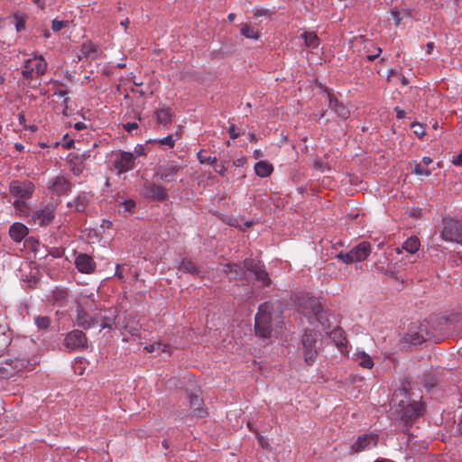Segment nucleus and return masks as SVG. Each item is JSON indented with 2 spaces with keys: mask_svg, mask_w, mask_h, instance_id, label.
Masks as SVG:
<instances>
[{
  "mask_svg": "<svg viewBox=\"0 0 462 462\" xmlns=\"http://www.w3.org/2000/svg\"><path fill=\"white\" fill-rule=\"evenodd\" d=\"M23 281L28 283L30 289L37 288L40 283V278L36 275L25 276Z\"/></svg>",
  "mask_w": 462,
  "mask_h": 462,
  "instance_id": "nucleus-52",
  "label": "nucleus"
},
{
  "mask_svg": "<svg viewBox=\"0 0 462 462\" xmlns=\"http://www.w3.org/2000/svg\"><path fill=\"white\" fill-rule=\"evenodd\" d=\"M214 171L219 174L220 176L224 177L226 173V166L225 164H215Z\"/></svg>",
  "mask_w": 462,
  "mask_h": 462,
  "instance_id": "nucleus-60",
  "label": "nucleus"
},
{
  "mask_svg": "<svg viewBox=\"0 0 462 462\" xmlns=\"http://www.w3.org/2000/svg\"><path fill=\"white\" fill-rule=\"evenodd\" d=\"M223 272L226 274H230V280L243 281L245 279V270L237 263H228L224 264Z\"/></svg>",
  "mask_w": 462,
  "mask_h": 462,
  "instance_id": "nucleus-21",
  "label": "nucleus"
},
{
  "mask_svg": "<svg viewBox=\"0 0 462 462\" xmlns=\"http://www.w3.org/2000/svg\"><path fill=\"white\" fill-rule=\"evenodd\" d=\"M411 172L415 175H424V176H430L432 171L428 169H424L420 162H415L414 166L412 167Z\"/></svg>",
  "mask_w": 462,
  "mask_h": 462,
  "instance_id": "nucleus-48",
  "label": "nucleus"
},
{
  "mask_svg": "<svg viewBox=\"0 0 462 462\" xmlns=\"http://www.w3.org/2000/svg\"><path fill=\"white\" fill-rule=\"evenodd\" d=\"M336 258L341 260L343 263H346V264H349V263H356V261L355 260L353 254H352V252L351 250L345 253V252H340L338 253L337 255H336Z\"/></svg>",
  "mask_w": 462,
  "mask_h": 462,
  "instance_id": "nucleus-49",
  "label": "nucleus"
},
{
  "mask_svg": "<svg viewBox=\"0 0 462 462\" xmlns=\"http://www.w3.org/2000/svg\"><path fill=\"white\" fill-rule=\"evenodd\" d=\"M426 410V405L423 402H405L400 401L396 412V420L402 425V432L406 435L410 434V429L417 421V420L423 416Z\"/></svg>",
  "mask_w": 462,
  "mask_h": 462,
  "instance_id": "nucleus-1",
  "label": "nucleus"
},
{
  "mask_svg": "<svg viewBox=\"0 0 462 462\" xmlns=\"http://www.w3.org/2000/svg\"><path fill=\"white\" fill-rule=\"evenodd\" d=\"M76 324L79 328L88 330L99 323L98 315L91 316L80 304L77 306L76 310Z\"/></svg>",
  "mask_w": 462,
  "mask_h": 462,
  "instance_id": "nucleus-11",
  "label": "nucleus"
},
{
  "mask_svg": "<svg viewBox=\"0 0 462 462\" xmlns=\"http://www.w3.org/2000/svg\"><path fill=\"white\" fill-rule=\"evenodd\" d=\"M162 344L161 343H153V344H151L149 346H146L144 347V349L148 352V353H152L158 349H160L162 347Z\"/></svg>",
  "mask_w": 462,
  "mask_h": 462,
  "instance_id": "nucleus-61",
  "label": "nucleus"
},
{
  "mask_svg": "<svg viewBox=\"0 0 462 462\" xmlns=\"http://www.w3.org/2000/svg\"><path fill=\"white\" fill-rule=\"evenodd\" d=\"M241 34L247 39L258 40L260 38V33L258 31H255L250 24L247 23H242L240 28Z\"/></svg>",
  "mask_w": 462,
  "mask_h": 462,
  "instance_id": "nucleus-38",
  "label": "nucleus"
},
{
  "mask_svg": "<svg viewBox=\"0 0 462 462\" xmlns=\"http://www.w3.org/2000/svg\"><path fill=\"white\" fill-rule=\"evenodd\" d=\"M177 269L181 273H189L193 276L200 275L199 268L197 266L196 263L190 258H182L181 261L179 263Z\"/></svg>",
  "mask_w": 462,
  "mask_h": 462,
  "instance_id": "nucleus-26",
  "label": "nucleus"
},
{
  "mask_svg": "<svg viewBox=\"0 0 462 462\" xmlns=\"http://www.w3.org/2000/svg\"><path fill=\"white\" fill-rule=\"evenodd\" d=\"M451 162L455 166H462V152H459L456 157H454L451 161Z\"/></svg>",
  "mask_w": 462,
  "mask_h": 462,
  "instance_id": "nucleus-64",
  "label": "nucleus"
},
{
  "mask_svg": "<svg viewBox=\"0 0 462 462\" xmlns=\"http://www.w3.org/2000/svg\"><path fill=\"white\" fill-rule=\"evenodd\" d=\"M116 203L118 208H124V212H129L130 214H133L136 208V202L132 199L117 200Z\"/></svg>",
  "mask_w": 462,
  "mask_h": 462,
  "instance_id": "nucleus-41",
  "label": "nucleus"
},
{
  "mask_svg": "<svg viewBox=\"0 0 462 462\" xmlns=\"http://www.w3.org/2000/svg\"><path fill=\"white\" fill-rule=\"evenodd\" d=\"M198 160L201 164L207 163L212 165L217 163L216 157L203 155V151L198 152Z\"/></svg>",
  "mask_w": 462,
  "mask_h": 462,
  "instance_id": "nucleus-51",
  "label": "nucleus"
},
{
  "mask_svg": "<svg viewBox=\"0 0 462 462\" xmlns=\"http://www.w3.org/2000/svg\"><path fill=\"white\" fill-rule=\"evenodd\" d=\"M182 170L176 162H169L164 165H160L154 171V178L164 182H172L176 180L177 174Z\"/></svg>",
  "mask_w": 462,
  "mask_h": 462,
  "instance_id": "nucleus-9",
  "label": "nucleus"
},
{
  "mask_svg": "<svg viewBox=\"0 0 462 462\" xmlns=\"http://www.w3.org/2000/svg\"><path fill=\"white\" fill-rule=\"evenodd\" d=\"M50 189H52V192L58 196L69 194L71 190L72 184L71 182L66 179L64 176H57Z\"/></svg>",
  "mask_w": 462,
  "mask_h": 462,
  "instance_id": "nucleus-19",
  "label": "nucleus"
},
{
  "mask_svg": "<svg viewBox=\"0 0 462 462\" xmlns=\"http://www.w3.org/2000/svg\"><path fill=\"white\" fill-rule=\"evenodd\" d=\"M50 254L52 255L54 258H60L63 254V250L60 248L53 247L50 251Z\"/></svg>",
  "mask_w": 462,
  "mask_h": 462,
  "instance_id": "nucleus-63",
  "label": "nucleus"
},
{
  "mask_svg": "<svg viewBox=\"0 0 462 462\" xmlns=\"http://www.w3.org/2000/svg\"><path fill=\"white\" fill-rule=\"evenodd\" d=\"M106 311L107 314L105 316H102L100 313L97 314L99 317L98 324H100L102 329L107 328L111 330L116 325V320L118 317V310L116 308H111Z\"/></svg>",
  "mask_w": 462,
  "mask_h": 462,
  "instance_id": "nucleus-24",
  "label": "nucleus"
},
{
  "mask_svg": "<svg viewBox=\"0 0 462 462\" xmlns=\"http://www.w3.org/2000/svg\"><path fill=\"white\" fill-rule=\"evenodd\" d=\"M227 132L229 134L230 138L233 140L238 138L241 135V132L239 131V129L236 127L235 125H230V126L227 129Z\"/></svg>",
  "mask_w": 462,
  "mask_h": 462,
  "instance_id": "nucleus-56",
  "label": "nucleus"
},
{
  "mask_svg": "<svg viewBox=\"0 0 462 462\" xmlns=\"http://www.w3.org/2000/svg\"><path fill=\"white\" fill-rule=\"evenodd\" d=\"M420 246V239L416 236L407 238L402 248L410 254H415Z\"/></svg>",
  "mask_w": 462,
  "mask_h": 462,
  "instance_id": "nucleus-32",
  "label": "nucleus"
},
{
  "mask_svg": "<svg viewBox=\"0 0 462 462\" xmlns=\"http://www.w3.org/2000/svg\"><path fill=\"white\" fill-rule=\"evenodd\" d=\"M35 62V59H27L23 61L22 67V76L23 79L28 81H31L34 78V73L32 72V65Z\"/></svg>",
  "mask_w": 462,
  "mask_h": 462,
  "instance_id": "nucleus-35",
  "label": "nucleus"
},
{
  "mask_svg": "<svg viewBox=\"0 0 462 462\" xmlns=\"http://www.w3.org/2000/svg\"><path fill=\"white\" fill-rule=\"evenodd\" d=\"M124 266H125V264H116V273H115V276L122 282H124L125 281V275L121 270Z\"/></svg>",
  "mask_w": 462,
  "mask_h": 462,
  "instance_id": "nucleus-59",
  "label": "nucleus"
},
{
  "mask_svg": "<svg viewBox=\"0 0 462 462\" xmlns=\"http://www.w3.org/2000/svg\"><path fill=\"white\" fill-rule=\"evenodd\" d=\"M30 361L24 358L0 359V378L10 379L15 374L29 369Z\"/></svg>",
  "mask_w": 462,
  "mask_h": 462,
  "instance_id": "nucleus-6",
  "label": "nucleus"
},
{
  "mask_svg": "<svg viewBox=\"0 0 462 462\" xmlns=\"http://www.w3.org/2000/svg\"><path fill=\"white\" fill-rule=\"evenodd\" d=\"M255 174L261 178L270 176L273 171V166L267 161H259L254 165Z\"/></svg>",
  "mask_w": 462,
  "mask_h": 462,
  "instance_id": "nucleus-29",
  "label": "nucleus"
},
{
  "mask_svg": "<svg viewBox=\"0 0 462 462\" xmlns=\"http://www.w3.org/2000/svg\"><path fill=\"white\" fill-rule=\"evenodd\" d=\"M156 122L165 127L171 125L173 122L175 113L171 106L157 109L155 112Z\"/></svg>",
  "mask_w": 462,
  "mask_h": 462,
  "instance_id": "nucleus-23",
  "label": "nucleus"
},
{
  "mask_svg": "<svg viewBox=\"0 0 462 462\" xmlns=\"http://www.w3.org/2000/svg\"><path fill=\"white\" fill-rule=\"evenodd\" d=\"M329 337L336 344L337 347L342 354L345 355L348 353L347 341L345 337V331L340 327H337L336 328H334L330 332Z\"/></svg>",
  "mask_w": 462,
  "mask_h": 462,
  "instance_id": "nucleus-22",
  "label": "nucleus"
},
{
  "mask_svg": "<svg viewBox=\"0 0 462 462\" xmlns=\"http://www.w3.org/2000/svg\"><path fill=\"white\" fill-rule=\"evenodd\" d=\"M293 302L300 314L307 318L314 316L317 321L323 324L324 308L319 298L310 293H298L294 296Z\"/></svg>",
  "mask_w": 462,
  "mask_h": 462,
  "instance_id": "nucleus-2",
  "label": "nucleus"
},
{
  "mask_svg": "<svg viewBox=\"0 0 462 462\" xmlns=\"http://www.w3.org/2000/svg\"><path fill=\"white\" fill-rule=\"evenodd\" d=\"M134 159L135 158L132 152H120L113 164L118 173H125L134 168Z\"/></svg>",
  "mask_w": 462,
  "mask_h": 462,
  "instance_id": "nucleus-17",
  "label": "nucleus"
},
{
  "mask_svg": "<svg viewBox=\"0 0 462 462\" xmlns=\"http://www.w3.org/2000/svg\"><path fill=\"white\" fill-rule=\"evenodd\" d=\"M79 51L83 58L90 59L92 60H97L98 58L99 48L91 41H87L83 42L80 46Z\"/></svg>",
  "mask_w": 462,
  "mask_h": 462,
  "instance_id": "nucleus-27",
  "label": "nucleus"
},
{
  "mask_svg": "<svg viewBox=\"0 0 462 462\" xmlns=\"http://www.w3.org/2000/svg\"><path fill=\"white\" fill-rule=\"evenodd\" d=\"M13 18L15 22V30L17 32H21L26 28V21L28 19V15L23 13L17 11L13 14Z\"/></svg>",
  "mask_w": 462,
  "mask_h": 462,
  "instance_id": "nucleus-34",
  "label": "nucleus"
},
{
  "mask_svg": "<svg viewBox=\"0 0 462 462\" xmlns=\"http://www.w3.org/2000/svg\"><path fill=\"white\" fill-rule=\"evenodd\" d=\"M11 343V338L5 333H0V353L4 351Z\"/></svg>",
  "mask_w": 462,
  "mask_h": 462,
  "instance_id": "nucleus-55",
  "label": "nucleus"
},
{
  "mask_svg": "<svg viewBox=\"0 0 462 462\" xmlns=\"http://www.w3.org/2000/svg\"><path fill=\"white\" fill-rule=\"evenodd\" d=\"M254 277L257 282H261L262 287L263 288H269L272 285L273 282L265 267L258 271L257 273H255Z\"/></svg>",
  "mask_w": 462,
  "mask_h": 462,
  "instance_id": "nucleus-39",
  "label": "nucleus"
},
{
  "mask_svg": "<svg viewBox=\"0 0 462 462\" xmlns=\"http://www.w3.org/2000/svg\"><path fill=\"white\" fill-rule=\"evenodd\" d=\"M273 304L264 301L258 307L254 317V333L262 338H268L273 332Z\"/></svg>",
  "mask_w": 462,
  "mask_h": 462,
  "instance_id": "nucleus-3",
  "label": "nucleus"
},
{
  "mask_svg": "<svg viewBox=\"0 0 462 462\" xmlns=\"http://www.w3.org/2000/svg\"><path fill=\"white\" fill-rule=\"evenodd\" d=\"M324 91L328 94L329 108L334 111L339 118L346 120L350 116V110L347 106L339 101L328 88H326Z\"/></svg>",
  "mask_w": 462,
  "mask_h": 462,
  "instance_id": "nucleus-12",
  "label": "nucleus"
},
{
  "mask_svg": "<svg viewBox=\"0 0 462 462\" xmlns=\"http://www.w3.org/2000/svg\"><path fill=\"white\" fill-rule=\"evenodd\" d=\"M63 346L69 351H83L88 348V337L80 329H73L66 334Z\"/></svg>",
  "mask_w": 462,
  "mask_h": 462,
  "instance_id": "nucleus-8",
  "label": "nucleus"
},
{
  "mask_svg": "<svg viewBox=\"0 0 462 462\" xmlns=\"http://www.w3.org/2000/svg\"><path fill=\"white\" fill-rule=\"evenodd\" d=\"M34 320L39 329H47L51 323V319L47 316H37Z\"/></svg>",
  "mask_w": 462,
  "mask_h": 462,
  "instance_id": "nucleus-45",
  "label": "nucleus"
},
{
  "mask_svg": "<svg viewBox=\"0 0 462 462\" xmlns=\"http://www.w3.org/2000/svg\"><path fill=\"white\" fill-rule=\"evenodd\" d=\"M141 195L149 201L162 202L169 195L165 187L152 181H145L141 188Z\"/></svg>",
  "mask_w": 462,
  "mask_h": 462,
  "instance_id": "nucleus-7",
  "label": "nucleus"
},
{
  "mask_svg": "<svg viewBox=\"0 0 462 462\" xmlns=\"http://www.w3.org/2000/svg\"><path fill=\"white\" fill-rule=\"evenodd\" d=\"M35 62V59H27L23 61L22 67V76L23 79L28 81H31L34 78V73L32 72V65Z\"/></svg>",
  "mask_w": 462,
  "mask_h": 462,
  "instance_id": "nucleus-36",
  "label": "nucleus"
},
{
  "mask_svg": "<svg viewBox=\"0 0 462 462\" xmlns=\"http://www.w3.org/2000/svg\"><path fill=\"white\" fill-rule=\"evenodd\" d=\"M318 334L314 329L306 328L301 336L300 345L304 362L308 366H311L318 356L317 349Z\"/></svg>",
  "mask_w": 462,
  "mask_h": 462,
  "instance_id": "nucleus-4",
  "label": "nucleus"
},
{
  "mask_svg": "<svg viewBox=\"0 0 462 462\" xmlns=\"http://www.w3.org/2000/svg\"><path fill=\"white\" fill-rule=\"evenodd\" d=\"M441 238L447 242L462 245V219L442 218Z\"/></svg>",
  "mask_w": 462,
  "mask_h": 462,
  "instance_id": "nucleus-5",
  "label": "nucleus"
},
{
  "mask_svg": "<svg viewBox=\"0 0 462 462\" xmlns=\"http://www.w3.org/2000/svg\"><path fill=\"white\" fill-rule=\"evenodd\" d=\"M378 436L376 434H363L357 438V439L351 446V453H359L369 448L373 443L376 446Z\"/></svg>",
  "mask_w": 462,
  "mask_h": 462,
  "instance_id": "nucleus-18",
  "label": "nucleus"
},
{
  "mask_svg": "<svg viewBox=\"0 0 462 462\" xmlns=\"http://www.w3.org/2000/svg\"><path fill=\"white\" fill-rule=\"evenodd\" d=\"M63 141L64 143H62V147L65 149V150H69L71 148L74 147V140L71 139V138H69V134H66L64 136H63Z\"/></svg>",
  "mask_w": 462,
  "mask_h": 462,
  "instance_id": "nucleus-57",
  "label": "nucleus"
},
{
  "mask_svg": "<svg viewBox=\"0 0 462 462\" xmlns=\"http://www.w3.org/2000/svg\"><path fill=\"white\" fill-rule=\"evenodd\" d=\"M8 234L14 243H20L28 236L29 228L21 222H14L10 226Z\"/></svg>",
  "mask_w": 462,
  "mask_h": 462,
  "instance_id": "nucleus-20",
  "label": "nucleus"
},
{
  "mask_svg": "<svg viewBox=\"0 0 462 462\" xmlns=\"http://www.w3.org/2000/svg\"><path fill=\"white\" fill-rule=\"evenodd\" d=\"M352 254L356 262L365 260L371 254V244L368 241H363L351 249Z\"/></svg>",
  "mask_w": 462,
  "mask_h": 462,
  "instance_id": "nucleus-25",
  "label": "nucleus"
},
{
  "mask_svg": "<svg viewBox=\"0 0 462 462\" xmlns=\"http://www.w3.org/2000/svg\"><path fill=\"white\" fill-rule=\"evenodd\" d=\"M300 36L308 48L316 49L320 43V40L315 32H304Z\"/></svg>",
  "mask_w": 462,
  "mask_h": 462,
  "instance_id": "nucleus-31",
  "label": "nucleus"
},
{
  "mask_svg": "<svg viewBox=\"0 0 462 462\" xmlns=\"http://www.w3.org/2000/svg\"><path fill=\"white\" fill-rule=\"evenodd\" d=\"M410 127L413 130L414 134L419 138L422 139L425 135V128L424 125L417 121H414L411 124Z\"/></svg>",
  "mask_w": 462,
  "mask_h": 462,
  "instance_id": "nucleus-47",
  "label": "nucleus"
},
{
  "mask_svg": "<svg viewBox=\"0 0 462 462\" xmlns=\"http://www.w3.org/2000/svg\"><path fill=\"white\" fill-rule=\"evenodd\" d=\"M138 127V124L135 122L126 123L123 125V128L129 133H131L133 130L137 129Z\"/></svg>",
  "mask_w": 462,
  "mask_h": 462,
  "instance_id": "nucleus-62",
  "label": "nucleus"
},
{
  "mask_svg": "<svg viewBox=\"0 0 462 462\" xmlns=\"http://www.w3.org/2000/svg\"><path fill=\"white\" fill-rule=\"evenodd\" d=\"M390 14H391L392 17L394 20V24L396 26H399L401 24V23H402V16L401 14V11L398 9V7L395 6V7L391 8Z\"/></svg>",
  "mask_w": 462,
  "mask_h": 462,
  "instance_id": "nucleus-53",
  "label": "nucleus"
},
{
  "mask_svg": "<svg viewBox=\"0 0 462 462\" xmlns=\"http://www.w3.org/2000/svg\"><path fill=\"white\" fill-rule=\"evenodd\" d=\"M421 383L430 391L438 385L439 376L432 372H425L422 375Z\"/></svg>",
  "mask_w": 462,
  "mask_h": 462,
  "instance_id": "nucleus-33",
  "label": "nucleus"
},
{
  "mask_svg": "<svg viewBox=\"0 0 462 462\" xmlns=\"http://www.w3.org/2000/svg\"><path fill=\"white\" fill-rule=\"evenodd\" d=\"M34 222L38 221L41 226H49L55 217V208L51 204L46 205L44 208L34 211L32 215Z\"/></svg>",
  "mask_w": 462,
  "mask_h": 462,
  "instance_id": "nucleus-15",
  "label": "nucleus"
},
{
  "mask_svg": "<svg viewBox=\"0 0 462 462\" xmlns=\"http://www.w3.org/2000/svg\"><path fill=\"white\" fill-rule=\"evenodd\" d=\"M68 296V291L63 289H56L52 291V300L60 306L65 305Z\"/></svg>",
  "mask_w": 462,
  "mask_h": 462,
  "instance_id": "nucleus-40",
  "label": "nucleus"
},
{
  "mask_svg": "<svg viewBox=\"0 0 462 462\" xmlns=\"http://www.w3.org/2000/svg\"><path fill=\"white\" fill-rule=\"evenodd\" d=\"M32 59H35V62L32 65V72L37 77H42L47 72L48 63L42 55H35Z\"/></svg>",
  "mask_w": 462,
  "mask_h": 462,
  "instance_id": "nucleus-28",
  "label": "nucleus"
},
{
  "mask_svg": "<svg viewBox=\"0 0 462 462\" xmlns=\"http://www.w3.org/2000/svg\"><path fill=\"white\" fill-rule=\"evenodd\" d=\"M188 400L193 416L200 419L208 416V412L204 407V401L198 393H188Z\"/></svg>",
  "mask_w": 462,
  "mask_h": 462,
  "instance_id": "nucleus-14",
  "label": "nucleus"
},
{
  "mask_svg": "<svg viewBox=\"0 0 462 462\" xmlns=\"http://www.w3.org/2000/svg\"><path fill=\"white\" fill-rule=\"evenodd\" d=\"M13 206L17 211H20L22 214H25L29 210V207L27 203L24 201V199L14 200Z\"/></svg>",
  "mask_w": 462,
  "mask_h": 462,
  "instance_id": "nucleus-50",
  "label": "nucleus"
},
{
  "mask_svg": "<svg viewBox=\"0 0 462 462\" xmlns=\"http://www.w3.org/2000/svg\"><path fill=\"white\" fill-rule=\"evenodd\" d=\"M244 267L246 271L254 273H257L258 271L263 269L265 267L264 263L260 260H255L253 258H245L243 261Z\"/></svg>",
  "mask_w": 462,
  "mask_h": 462,
  "instance_id": "nucleus-30",
  "label": "nucleus"
},
{
  "mask_svg": "<svg viewBox=\"0 0 462 462\" xmlns=\"http://www.w3.org/2000/svg\"><path fill=\"white\" fill-rule=\"evenodd\" d=\"M39 245V239L34 236H26L23 243L24 247L33 253L38 251Z\"/></svg>",
  "mask_w": 462,
  "mask_h": 462,
  "instance_id": "nucleus-42",
  "label": "nucleus"
},
{
  "mask_svg": "<svg viewBox=\"0 0 462 462\" xmlns=\"http://www.w3.org/2000/svg\"><path fill=\"white\" fill-rule=\"evenodd\" d=\"M35 189L34 184L30 180H13L9 185V192L11 195L21 199H28L32 198Z\"/></svg>",
  "mask_w": 462,
  "mask_h": 462,
  "instance_id": "nucleus-10",
  "label": "nucleus"
},
{
  "mask_svg": "<svg viewBox=\"0 0 462 462\" xmlns=\"http://www.w3.org/2000/svg\"><path fill=\"white\" fill-rule=\"evenodd\" d=\"M359 365L364 368L371 369L374 366V361L369 355L361 352Z\"/></svg>",
  "mask_w": 462,
  "mask_h": 462,
  "instance_id": "nucleus-46",
  "label": "nucleus"
},
{
  "mask_svg": "<svg viewBox=\"0 0 462 462\" xmlns=\"http://www.w3.org/2000/svg\"><path fill=\"white\" fill-rule=\"evenodd\" d=\"M68 24H69V21H59L57 19H54L51 22V29L53 32H59L62 28L67 27Z\"/></svg>",
  "mask_w": 462,
  "mask_h": 462,
  "instance_id": "nucleus-54",
  "label": "nucleus"
},
{
  "mask_svg": "<svg viewBox=\"0 0 462 462\" xmlns=\"http://www.w3.org/2000/svg\"><path fill=\"white\" fill-rule=\"evenodd\" d=\"M160 143L162 145H167L170 148H173L175 145V141L171 134H168L167 136H165L162 139H159V140H148L147 141V143Z\"/></svg>",
  "mask_w": 462,
  "mask_h": 462,
  "instance_id": "nucleus-44",
  "label": "nucleus"
},
{
  "mask_svg": "<svg viewBox=\"0 0 462 462\" xmlns=\"http://www.w3.org/2000/svg\"><path fill=\"white\" fill-rule=\"evenodd\" d=\"M36 32H39L45 39H49L51 37L50 30L45 25L39 26L36 29Z\"/></svg>",
  "mask_w": 462,
  "mask_h": 462,
  "instance_id": "nucleus-58",
  "label": "nucleus"
},
{
  "mask_svg": "<svg viewBox=\"0 0 462 462\" xmlns=\"http://www.w3.org/2000/svg\"><path fill=\"white\" fill-rule=\"evenodd\" d=\"M74 264L81 273L90 274L96 271L97 263L88 254L80 253L75 257Z\"/></svg>",
  "mask_w": 462,
  "mask_h": 462,
  "instance_id": "nucleus-13",
  "label": "nucleus"
},
{
  "mask_svg": "<svg viewBox=\"0 0 462 462\" xmlns=\"http://www.w3.org/2000/svg\"><path fill=\"white\" fill-rule=\"evenodd\" d=\"M430 338V334L422 326L418 330L410 329L402 337V342L411 346H418Z\"/></svg>",
  "mask_w": 462,
  "mask_h": 462,
  "instance_id": "nucleus-16",
  "label": "nucleus"
},
{
  "mask_svg": "<svg viewBox=\"0 0 462 462\" xmlns=\"http://www.w3.org/2000/svg\"><path fill=\"white\" fill-rule=\"evenodd\" d=\"M89 200L84 193L79 194L74 199V208L77 212H85Z\"/></svg>",
  "mask_w": 462,
  "mask_h": 462,
  "instance_id": "nucleus-37",
  "label": "nucleus"
},
{
  "mask_svg": "<svg viewBox=\"0 0 462 462\" xmlns=\"http://www.w3.org/2000/svg\"><path fill=\"white\" fill-rule=\"evenodd\" d=\"M275 14L274 11L266 9V8H255L253 11V17L254 19H257L260 16H265L268 18L269 21L273 19V15Z\"/></svg>",
  "mask_w": 462,
  "mask_h": 462,
  "instance_id": "nucleus-43",
  "label": "nucleus"
}]
</instances>
